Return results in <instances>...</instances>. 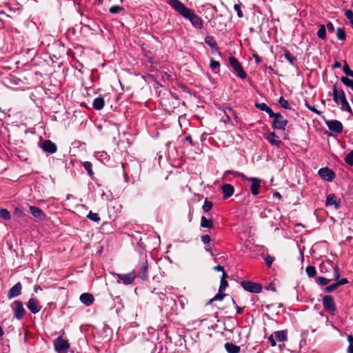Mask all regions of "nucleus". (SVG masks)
Wrapping results in <instances>:
<instances>
[{
    "instance_id": "obj_63",
    "label": "nucleus",
    "mask_w": 353,
    "mask_h": 353,
    "mask_svg": "<svg viewBox=\"0 0 353 353\" xmlns=\"http://www.w3.org/2000/svg\"><path fill=\"white\" fill-rule=\"evenodd\" d=\"M253 57L255 59L256 63H259V62H261V59L259 56H258L257 54H254Z\"/></svg>"
},
{
    "instance_id": "obj_46",
    "label": "nucleus",
    "mask_w": 353,
    "mask_h": 353,
    "mask_svg": "<svg viewBox=\"0 0 353 353\" xmlns=\"http://www.w3.org/2000/svg\"><path fill=\"white\" fill-rule=\"evenodd\" d=\"M14 214L18 218L23 216V210L20 207H16L14 210Z\"/></svg>"
},
{
    "instance_id": "obj_48",
    "label": "nucleus",
    "mask_w": 353,
    "mask_h": 353,
    "mask_svg": "<svg viewBox=\"0 0 353 353\" xmlns=\"http://www.w3.org/2000/svg\"><path fill=\"white\" fill-rule=\"evenodd\" d=\"M264 260L266 263V265H268V268H270L274 260V258L273 256H271L270 255H267L265 258H264Z\"/></svg>"
},
{
    "instance_id": "obj_31",
    "label": "nucleus",
    "mask_w": 353,
    "mask_h": 353,
    "mask_svg": "<svg viewBox=\"0 0 353 353\" xmlns=\"http://www.w3.org/2000/svg\"><path fill=\"white\" fill-rule=\"evenodd\" d=\"M83 166L85 168V170L87 171L88 175L90 176H92L94 174V172L92 170V164L90 161H84L83 163Z\"/></svg>"
},
{
    "instance_id": "obj_39",
    "label": "nucleus",
    "mask_w": 353,
    "mask_h": 353,
    "mask_svg": "<svg viewBox=\"0 0 353 353\" xmlns=\"http://www.w3.org/2000/svg\"><path fill=\"white\" fill-rule=\"evenodd\" d=\"M279 103L280 104V105L285 108V109H288V110H290L291 109V107L289 105V102L288 100L285 99L283 97H281L279 99Z\"/></svg>"
},
{
    "instance_id": "obj_13",
    "label": "nucleus",
    "mask_w": 353,
    "mask_h": 353,
    "mask_svg": "<svg viewBox=\"0 0 353 353\" xmlns=\"http://www.w3.org/2000/svg\"><path fill=\"white\" fill-rule=\"evenodd\" d=\"M326 124L328 129L335 133H341L343 131V127L339 121L330 120L326 122Z\"/></svg>"
},
{
    "instance_id": "obj_1",
    "label": "nucleus",
    "mask_w": 353,
    "mask_h": 353,
    "mask_svg": "<svg viewBox=\"0 0 353 353\" xmlns=\"http://www.w3.org/2000/svg\"><path fill=\"white\" fill-rule=\"evenodd\" d=\"M327 265L328 269L332 272V274L331 275L315 277L316 275V270L315 267L312 265L307 266L305 272L309 278H315L316 283L319 285H326L330 282L334 281V283H332L328 287H339L348 283L347 279L345 278L341 279H339L338 269L336 265L330 263H327ZM324 268L327 269L325 264L323 263L321 265V271H323Z\"/></svg>"
},
{
    "instance_id": "obj_54",
    "label": "nucleus",
    "mask_w": 353,
    "mask_h": 353,
    "mask_svg": "<svg viewBox=\"0 0 353 353\" xmlns=\"http://www.w3.org/2000/svg\"><path fill=\"white\" fill-rule=\"evenodd\" d=\"M265 112H267L269 115V117L272 119H273L276 114V113H274L272 110L268 107L265 110Z\"/></svg>"
},
{
    "instance_id": "obj_52",
    "label": "nucleus",
    "mask_w": 353,
    "mask_h": 353,
    "mask_svg": "<svg viewBox=\"0 0 353 353\" xmlns=\"http://www.w3.org/2000/svg\"><path fill=\"white\" fill-rule=\"evenodd\" d=\"M345 16L347 19L350 21L353 19V12L352 10H346L345 12Z\"/></svg>"
},
{
    "instance_id": "obj_27",
    "label": "nucleus",
    "mask_w": 353,
    "mask_h": 353,
    "mask_svg": "<svg viewBox=\"0 0 353 353\" xmlns=\"http://www.w3.org/2000/svg\"><path fill=\"white\" fill-rule=\"evenodd\" d=\"M276 339L281 342H284L288 340V332L286 330L276 331L274 333Z\"/></svg>"
},
{
    "instance_id": "obj_42",
    "label": "nucleus",
    "mask_w": 353,
    "mask_h": 353,
    "mask_svg": "<svg viewBox=\"0 0 353 353\" xmlns=\"http://www.w3.org/2000/svg\"><path fill=\"white\" fill-rule=\"evenodd\" d=\"M345 161L350 165H353V150H351L345 157Z\"/></svg>"
},
{
    "instance_id": "obj_22",
    "label": "nucleus",
    "mask_w": 353,
    "mask_h": 353,
    "mask_svg": "<svg viewBox=\"0 0 353 353\" xmlns=\"http://www.w3.org/2000/svg\"><path fill=\"white\" fill-rule=\"evenodd\" d=\"M205 43L208 44L211 48L213 52L218 50V46L216 41L212 36H206L204 39Z\"/></svg>"
},
{
    "instance_id": "obj_38",
    "label": "nucleus",
    "mask_w": 353,
    "mask_h": 353,
    "mask_svg": "<svg viewBox=\"0 0 353 353\" xmlns=\"http://www.w3.org/2000/svg\"><path fill=\"white\" fill-rule=\"evenodd\" d=\"M341 82L347 87L350 88L353 91V81L348 79L346 77H342L341 78Z\"/></svg>"
},
{
    "instance_id": "obj_51",
    "label": "nucleus",
    "mask_w": 353,
    "mask_h": 353,
    "mask_svg": "<svg viewBox=\"0 0 353 353\" xmlns=\"http://www.w3.org/2000/svg\"><path fill=\"white\" fill-rule=\"evenodd\" d=\"M244 290L250 293L259 294L261 292L262 288H244Z\"/></svg>"
},
{
    "instance_id": "obj_3",
    "label": "nucleus",
    "mask_w": 353,
    "mask_h": 353,
    "mask_svg": "<svg viewBox=\"0 0 353 353\" xmlns=\"http://www.w3.org/2000/svg\"><path fill=\"white\" fill-rule=\"evenodd\" d=\"M332 96L334 102L341 105L343 111L351 112V107L347 101L345 92L343 90H338L336 85H333Z\"/></svg>"
},
{
    "instance_id": "obj_24",
    "label": "nucleus",
    "mask_w": 353,
    "mask_h": 353,
    "mask_svg": "<svg viewBox=\"0 0 353 353\" xmlns=\"http://www.w3.org/2000/svg\"><path fill=\"white\" fill-rule=\"evenodd\" d=\"M192 26L199 30H201L203 28V19L199 17L196 14L194 19L191 20Z\"/></svg>"
},
{
    "instance_id": "obj_8",
    "label": "nucleus",
    "mask_w": 353,
    "mask_h": 353,
    "mask_svg": "<svg viewBox=\"0 0 353 353\" xmlns=\"http://www.w3.org/2000/svg\"><path fill=\"white\" fill-rule=\"evenodd\" d=\"M54 350L58 353H64L68 351L70 347L69 343L61 336L57 337L54 341Z\"/></svg>"
},
{
    "instance_id": "obj_15",
    "label": "nucleus",
    "mask_w": 353,
    "mask_h": 353,
    "mask_svg": "<svg viewBox=\"0 0 353 353\" xmlns=\"http://www.w3.org/2000/svg\"><path fill=\"white\" fill-rule=\"evenodd\" d=\"M325 205L327 206L334 205V208L338 210L340 208V200L334 194H330L327 196Z\"/></svg>"
},
{
    "instance_id": "obj_55",
    "label": "nucleus",
    "mask_w": 353,
    "mask_h": 353,
    "mask_svg": "<svg viewBox=\"0 0 353 353\" xmlns=\"http://www.w3.org/2000/svg\"><path fill=\"white\" fill-rule=\"evenodd\" d=\"M232 301H233V304L235 305V307H236V313L237 314H241L243 312V307H241L238 306L236 304V302L233 299H232Z\"/></svg>"
},
{
    "instance_id": "obj_47",
    "label": "nucleus",
    "mask_w": 353,
    "mask_h": 353,
    "mask_svg": "<svg viewBox=\"0 0 353 353\" xmlns=\"http://www.w3.org/2000/svg\"><path fill=\"white\" fill-rule=\"evenodd\" d=\"M228 277L226 273L223 272L222 274V277L220 282V286L219 287H227L228 286V281H226V278Z\"/></svg>"
},
{
    "instance_id": "obj_4",
    "label": "nucleus",
    "mask_w": 353,
    "mask_h": 353,
    "mask_svg": "<svg viewBox=\"0 0 353 353\" xmlns=\"http://www.w3.org/2000/svg\"><path fill=\"white\" fill-rule=\"evenodd\" d=\"M225 174H232L234 176H240L243 181H250V191L252 195L256 196L259 194V188L261 185V180L256 177H248L243 173L228 170Z\"/></svg>"
},
{
    "instance_id": "obj_28",
    "label": "nucleus",
    "mask_w": 353,
    "mask_h": 353,
    "mask_svg": "<svg viewBox=\"0 0 353 353\" xmlns=\"http://www.w3.org/2000/svg\"><path fill=\"white\" fill-rule=\"evenodd\" d=\"M21 288H10L8 293V298L9 299H13L21 294Z\"/></svg>"
},
{
    "instance_id": "obj_34",
    "label": "nucleus",
    "mask_w": 353,
    "mask_h": 353,
    "mask_svg": "<svg viewBox=\"0 0 353 353\" xmlns=\"http://www.w3.org/2000/svg\"><path fill=\"white\" fill-rule=\"evenodd\" d=\"M317 36L319 39L324 40L326 37V29L324 25H321L317 32Z\"/></svg>"
},
{
    "instance_id": "obj_62",
    "label": "nucleus",
    "mask_w": 353,
    "mask_h": 353,
    "mask_svg": "<svg viewBox=\"0 0 353 353\" xmlns=\"http://www.w3.org/2000/svg\"><path fill=\"white\" fill-rule=\"evenodd\" d=\"M273 197L278 198L279 199H281L282 196L281 195V194L279 192H275L273 194Z\"/></svg>"
},
{
    "instance_id": "obj_40",
    "label": "nucleus",
    "mask_w": 353,
    "mask_h": 353,
    "mask_svg": "<svg viewBox=\"0 0 353 353\" xmlns=\"http://www.w3.org/2000/svg\"><path fill=\"white\" fill-rule=\"evenodd\" d=\"M220 67V63L218 61L214 60V59H211L210 63V68L214 71L215 73L216 72V70H219Z\"/></svg>"
},
{
    "instance_id": "obj_56",
    "label": "nucleus",
    "mask_w": 353,
    "mask_h": 353,
    "mask_svg": "<svg viewBox=\"0 0 353 353\" xmlns=\"http://www.w3.org/2000/svg\"><path fill=\"white\" fill-rule=\"evenodd\" d=\"M327 30L330 32H333L334 31V27L331 22H328L327 23Z\"/></svg>"
},
{
    "instance_id": "obj_59",
    "label": "nucleus",
    "mask_w": 353,
    "mask_h": 353,
    "mask_svg": "<svg viewBox=\"0 0 353 353\" xmlns=\"http://www.w3.org/2000/svg\"><path fill=\"white\" fill-rule=\"evenodd\" d=\"M276 285H278V281L275 279V280L270 282L269 285L267 287L272 288V287H274Z\"/></svg>"
},
{
    "instance_id": "obj_16",
    "label": "nucleus",
    "mask_w": 353,
    "mask_h": 353,
    "mask_svg": "<svg viewBox=\"0 0 353 353\" xmlns=\"http://www.w3.org/2000/svg\"><path fill=\"white\" fill-rule=\"evenodd\" d=\"M79 300L83 305L90 306L94 303V298L92 294L85 292L81 294Z\"/></svg>"
},
{
    "instance_id": "obj_19",
    "label": "nucleus",
    "mask_w": 353,
    "mask_h": 353,
    "mask_svg": "<svg viewBox=\"0 0 353 353\" xmlns=\"http://www.w3.org/2000/svg\"><path fill=\"white\" fill-rule=\"evenodd\" d=\"M30 212L34 218L41 221L45 219L46 215L40 208L36 206H30Z\"/></svg>"
},
{
    "instance_id": "obj_32",
    "label": "nucleus",
    "mask_w": 353,
    "mask_h": 353,
    "mask_svg": "<svg viewBox=\"0 0 353 353\" xmlns=\"http://www.w3.org/2000/svg\"><path fill=\"white\" fill-rule=\"evenodd\" d=\"M240 284L241 287H263L261 283L247 281H242Z\"/></svg>"
},
{
    "instance_id": "obj_33",
    "label": "nucleus",
    "mask_w": 353,
    "mask_h": 353,
    "mask_svg": "<svg viewBox=\"0 0 353 353\" xmlns=\"http://www.w3.org/2000/svg\"><path fill=\"white\" fill-rule=\"evenodd\" d=\"M87 218L96 223H99V221H101V217L99 215V214L92 212V211H90L88 213V214L87 215Z\"/></svg>"
},
{
    "instance_id": "obj_58",
    "label": "nucleus",
    "mask_w": 353,
    "mask_h": 353,
    "mask_svg": "<svg viewBox=\"0 0 353 353\" xmlns=\"http://www.w3.org/2000/svg\"><path fill=\"white\" fill-rule=\"evenodd\" d=\"M184 142H188L190 144L193 145L192 139L191 136L188 135L184 138Z\"/></svg>"
},
{
    "instance_id": "obj_57",
    "label": "nucleus",
    "mask_w": 353,
    "mask_h": 353,
    "mask_svg": "<svg viewBox=\"0 0 353 353\" xmlns=\"http://www.w3.org/2000/svg\"><path fill=\"white\" fill-rule=\"evenodd\" d=\"M268 340H269V341L270 342L271 345H272V347L276 346V343L275 339H274V337H273V335L270 336H269V338H268Z\"/></svg>"
},
{
    "instance_id": "obj_30",
    "label": "nucleus",
    "mask_w": 353,
    "mask_h": 353,
    "mask_svg": "<svg viewBox=\"0 0 353 353\" xmlns=\"http://www.w3.org/2000/svg\"><path fill=\"white\" fill-rule=\"evenodd\" d=\"M157 294L159 296V299L162 301H165L166 304L168 305H170L172 302H174V300L172 298H168L167 295L163 292H157Z\"/></svg>"
},
{
    "instance_id": "obj_41",
    "label": "nucleus",
    "mask_w": 353,
    "mask_h": 353,
    "mask_svg": "<svg viewBox=\"0 0 353 353\" xmlns=\"http://www.w3.org/2000/svg\"><path fill=\"white\" fill-rule=\"evenodd\" d=\"M212 208V203L205 199L202 206V209L205 212H208Z\"/></svg>"
},
{
    "instance_id": "obj_21",
    "label": "nucleus",
    "mask_w": 353,
    "mask_h": 353,
    "mask_svg": "<svg viewBox=\"0 0 353 353\" xmlns=\"http://www.w3.org/2000/svg\"><path fill=\"white\" fill-rule=\"evenodd\" d=\"M276 135L275 132H272L268 135V137H266V139L269 141V143L271 145L279 148L282 143V141L276 139Z\"/></svg>"
},
{
    "instance_id": "obj_17",
    "label": "nucleus",
    "mask_w": 353,
    "mask_h": 353,
    "mask_svg": "<svg viewBox=\"0 0 353 353\" xmlns=\"http://www.w3.org/2000/svg\"><path fill=\"white\" fill-rule=\"evenodd\" d=\"M148 261H145L139 267V277L142 280L148 279Z\"/></svg>"
},
{
    "instance_id": "obj_29",
    "label": "nucleus",
    "mask_w": 353,
    "mask_h": 353,
    "mask_svg": "<svg viewBox=\"0 0 353 353\" xmlns=\"http://www.w3.org/2000/svg\"><path fill=\"white\" fill-rule=\"evenodd\" d=\"M284 57L290 62V63L292 65H295V62L296 61V57L293 56L290 51L285 50L283 54Z\"/></svg>"
},
{
    "instance_id": "obj_45",
    "label": "nucleus",
    "mask_w": 353,
    "mask_h": 353,
    "mask_svg": "<svg viewBox=\"0 0 353 353\" xmlns=\"http://www.w3.org/2000/svg\"><path fill=\"white\" fill-rule=\"evenodd\" d=\"M234 9L236 12V14H237L238 17L242 18L243 17V14L241 10V4H235L234 6Z\"/></svg>"
},
{
    "instance_id": "obj_60",
    "label": "nucleus",
    "mask_w": 353,
    "mask_h": 353,
    "mask_svg": "<svg viewBox=\"0 0 353 353\" xmlns=\"http://www.w3.org/2000/svg\"><path fill=\"white\" fill-rule=\"evenodd\" d=\"M214 270H217V271H221L222 274L223 273V272H225L223 267L220 265H218L215 266L214 267Z\"/></svg>"
},
{
    "instance_id": "obj_6",
    "label": "nucleus",
    "mask_w": 353,
    "mask_h": 353,
    "mask_svg": "<svg viewBox=\"0 0 353 353\" xmlns=\"http://www.w3.org/2000/svg\"><path fill=\"white\" fill-rule=\"evenodd\" d=\"M322 304L324 310L331 314H334L336 310L334 299L330 295H325L322 297Z\"/></svg>"
},
{
    "instance_id": "obj_44",
    "label": "nucleus",
    "mask_w": 353,
    "mask_h": 353,
    "mask_svg": "<svg viewBox=\"0 0 353 353\" xmlns=\"http://www.w3.org/2000/svg\"><path fill=\"white\" fill-rule=\"evenodd\" d=\"M123 8L121 6H113L110 8L109 12L112 14H117L122 11Z\"/></svg>"
},
{
    "instance_id": "obj_37",
    "label": "nucleus",
    "mask_w": 353,
    "mask_h": 353,
    "mask_svg": "<svg viewBox=\"0 0 353 353\" xmlns=\"http://www.w3.org/2000/svg\"><path fill=\"white\" fill-rule=\"evenodd\" d=\"M224 113L225 117H228V121H231V117H235V112L234 110L231 108H226L224 109Z\"/></svg>"
},
{
    "instance_id": "obj_53",
    "label": "nucleus",
    "mask_w": 353,
    "mask_h": 353,
    "mask_svg": "<svg viewBox=\"0 0 353 353\" xmlns=\"http://www.w3.org/2000/svg\"><path fill=\"white\" fill-rule=\"evenodd\" d=\"M201 241L202 242L204 243V244H208L210 241H211V238L209 235L208 234H205V235H203L201 236Z\"/></svg>"
},
{
    "instance_id": "obj_26",
    "label": "nucleus",
    "mask_w": 353,
    "mask_h": 353,
    "mask_svg": "<svg viewBox=\"0 0 353 353\" xmlns=\"http://www.w3.org/2000/svg\"><path fill=\"white\" fill-rule=\"evenodd\" d=\"M225 348L228 353H239L240 347L232 343H226Z\"/></svg>"
},
{
    "instance_id": "obj_49",
    "label": "nucleus",
    "mask_w": 353,
    "mask_h": 353,
    "mask_svg": "<svg viewBox=\"0 0 353 353\" xmlns=\"http://www.w3.org/2000/svg\"><path fill=\"white\" fill-rule=\"evenodd\" d=\"M305 106L307 107V108L308 110H310V111H312V112L315 113L317 115H320L321 114V112H319V110H317L315 107L314 106H312L310 105L307 102L305 103Z\"/></svg>"
},
{
    "instance_id": "obj_5",
    "label": "nucleus",
    "mask_w": 353,
    "mask_h": 353,
    "mask_svg": "<svg viewBox=\"0 0 353 353\" xmlns=\"http://www.w3.org/2000/svg\"><path fill=\"white\" fill-rule=\"evenodd\" d=\"M38 145L44 152L48 154H54L57 150L56 144L50 140H41L40 139Z\"/></svg>"
},
{
    "instance_id": "obj_18",
    "label": "nucleus",
    "mask_w": 353,
    "mask_h": 353,
    "mask_svg": "<svg viewBox=\"0 0 353 353\" xmlns=\"http://www.w3.org/2000/svg\"><path fill=\"white\" fill-rule=\"evenodd\" d=\"M221 190L223 194V199H228L232 196L234 192V187L228 183L223 184L221 187Z\"/></svg>"
},
{
    "instance_id": "obj_20",
    "label": "nucleus",
    "mask_w": 353,
    "mask_h": 353,
    "mask_svg": "<svg viewBox=\"0 0 353 353\" xmlns=\"http://www.w3.org/2000/svg\"><path fill=\"white\" fill-rule=\"evenodd\" d=\"M225 288H219V292L205 303L206 305L212 304L214 301H221L226 296L224 293Z\"/></svg>"
},
{
    "instance_id": "obj_64",
    "label": "nucleus",
    "mask_w": 353,
    "mask_h": 353,
    "mask_svg": "<svg viewBox=\"0 0 353 353\" xmlns=\"http://www.w3.org/2000/svg\"><path fill=\"white\" fill-rule=\"evenodd\" d=\"M347 353H353V345L348 346Z\"/></svg>"
},
{
    "instance_id": "obj_43",
    "label": "nucleus",
    "mask_w": 353,
    "mask_h": 353,
    "mask_svg": "<svg viewBox=\"0 0 353 353\" xmlns=\"http://www.w3.org/2000/svg\"><path fill=\"white\" fill-rule=\"evenodd\" d=\"M343 72L346 74V76L353 78V71L350 68L347 63H345V65H343Z\"/></svg>"
},
{
    "instance_id": "obj_12",
    "label": "nucleus",
    "mask_w": 353,
    "mask_h": 353,
    "mask_svg": "<svg viewBox=\"0 0 353 353\" xmlns=\"http://www.w3.org/2000/svg\"><path fill=\"white\" fill-rule=\"evenodd\" d=\"M229 62L230 65L234 69L236 74L239 77L242 79H245L246 73L243 70L242 66L239 63V61L234 57H230L229 58Z\"/></svg>"
},
{
    "instance_id": "obj_36",
    "label": "nucleus",
    "mask_w": 353,
    "mask_h": 353,
    "mask_svg": "<svg viewBox=\"0 0 353 353\" xmlns=\"http://www.w3.org/2000/svg\"><path fill=\"white\" fill-rule=\"evenodd\" d=\"M0 217L4 220H10V213L7 209L1 208L0 209Z\"/></svg>"
},
{
    "instance_id": "obj_7",
    "label": "nucleus",
    "mask_w": 353,
    "mask_h": 353,
    "mask_svg": "<svg viewBox=\"0 0 353 353\" xmlns=\"http://www.w3.org/2000/svg\"><path fill=\"white\" fill-rule=\"evenodd\" d=\"M117 282L123 285H130L136 278V272L132 270L127 274H116Z\"/></svg>"
},
{
    "instance_id": "obj_2",
    "label": "nucleus",
    "mask_w": 353,
    "mask_h": 353,
    "mask_svg": "<svg viewBox=\"0 0 353 353\" xmlns=\"http://www.w3.org/2000/svg\"><path fill=\"white\" fill-rule=\"evenodd\" d=\"M168 3L184 19L188 20L191 23V20L196 15L194 11L186 7L179 0H168Z\"/></svg>"
},
{
    "instance_id": "obj_61",
    "label": "nucleus",
    "mask_w": 353,
    "mask_h": 353,
    "mask_svg": "<svg viewBox=\"0 0 353 353\" xmlns=\"http://www.w3.org/2000/svg\"><path fill=\"white\" fill-rule=\"evenodd\" d=\"M347 339L348 342L350 343V345H353V336L352 335H348L347 337Z\"/></svg>"
},
{
    "instance_id": "obj_10",
    "label": "nucleus",
    "mask_w": 353,
    "mask_h": 353,
    "mask_svg": "<svg viewBox=\"0 0 353 353\" xmlns=\"http://www.w3.org/2000/svg\"><path fill=\"white\" fill-rule=\"evenodd\" d=\"M12 310L14 312V316L15 319H21L26 313L22 302L20 301H14L11 305Z\"/></svg>"
},
{
    "instance_id": "obj_9",
    "label": "nucleus",
    "mask_w": 353,
    "mask_h": 353,
    "mask_svg": "<svg viewBox=\"0 0 353 353\" xmlns=\"http://www.w3.org/2000/svg\"><path fill=\"white\" fill-rule=\"evenodd\" d=\"M288 123V121L284 119L280 113H276L274 117L273 118L272 127L274 129L285 130Z\"/></svg>"
},
{
    "instance_id": "obj_50",
    "label": "nucleus",
    "mask_w": 353,
    "mask_h": 353,
    "mask_svg": "<svg viewBox=\"0 0 353 353\" xmlns=\"http://www.w3.org/2000/svg\"><path fill=\"white\" fill-rule=\"evenodd\" d=\"M255 107L262 111H265L269 106L267 105L265 103H256Z\"/></svg>"
},
{
    "instance_id": "obj_23",
    "label": "nucleus",
    "mask_w": 353,
    "mask_h": 353,
    "mask_svg": "<svg viewBox=\"0 0 353 353\" xmlns=\"http://www.w3.org/2000/svg\"><path fill=\"white\" fill-rule=\"evenodd\" d=\"M201 227L203 228L212 229L214 228V222L212 219H207L202 216L201 218Z\"/></svg>"
},
{
    "instance_id": "obj_11",
    "label": "nucleus",
    "mask_w": 353,
    "mask_h": 353,
    "mask_svg": "<svg viewBox=\"0 0 353 353\" xmlns=\"http://www.w3.org/2000/svg\"><path fill=\"white\" fill-rule=\"evenodd\" d=\"M318 174L324 181L327 182L332 181L335 176V172L328 167L322 168L319 170Z\"/></svg>"
},
{
    "instance_id": "obj_14",
    "label": "nucleus",
    "mask_w": 353,
    "mask_h": 353,
    "mask_svg": "<svg viewBox=\"0 0 353 353\" xmlns=\"http://www.w3.org/2000/svg\"><path fill=\"white\" fill-rule=\"evenodd\" d=\"M28 309L32 313L37 314L40 312L42 307L39 301L34 298H31L26 304Z\"/></svg>"
},
{
    "instance_id": "obj_25",
    "label": "nucleus",
    "mask_w": 353,
    "mask_h": 353,
    "mask_svg": "<svg viewBox=\"0 0 353 353\" xmlns=\"http://www.w3.org/2000/svg\"><path fill=\"white\" fill-rule=\"evenodd\" d=\"M105 105L104 99L102 97H98L95 98L92 103V106L97 110H101Z\"/></svg>"
},
{
    "instance_id": "obj_35",
    "label": "nucleus",
    "mask_w": 353,
    "mask_h": 353,
    "mask_svg": "<svg viewBox=\"0 0 353 353\" xmlns=\"http://www.w3.org/2000/svg\"><path fill=\"white\" fill-rule=\"evenodd\" d=\"M336 37L337 39L340 41H345L346 38V34L344 30L341 28H338L336 29Z\"/></svg>"
}]
</instances>
